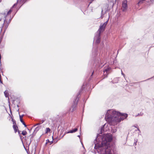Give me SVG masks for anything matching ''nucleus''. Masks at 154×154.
<instances>
[{
    "label": "nucleus",
    "instance_id": "f257e3e1",
    "mask_svg": "<svg viewBox=\"0 0 154 154\" xmlns=\"http://www.w3.org/2000/svg\"><path fill=\"white\" fill-rule=\"evenodd\" d=\"M112 140V136L109 134L105 135L102 138L101 145L95 144L94 148L100 151L101 154H112V151L109 143Z\"/></svg>",
    "mask_w": 154,
    "mask_h": 154
},
{
    "label": "nucleus",
    "instance_id": "f03ea898",
    "mask_svg": "<svg viewBox=\"0 0 154 154\" xmlns=\"http://www.w3.org/2000/svg\"><path fill=\"white\" fill-rule=\"evenodd\" d=\"M127 116V114L121 113L113 109H109L108 110L106 114L105 119L110 125H114L116 122L123 120Z\"/></svg>",
    "mask_w": 154,
    "mask_h": 154
},
{
    "label": "nucleus",
    "instance_id": "7ed1b4c3",
    "mask_svg": "<svg viewBox=\"0 0 154 154\" xmlns=\"http://www.w3.org/2000/svg\"><path fill=\"white\" fill-rule=\"evenodd\" d=\"M105 26L103 24H101L99 29L96 33L94 38V41H95L97 44H99L100 42V33L102 31L104 30Z\"/></svg>",
    "mask_w": 154,
    "mask_h": 154
},
{
    "label": "nucleus",
    "instance_id": "20e7f679",
    "mask_svg": "<svg viewBox=\"0 0 154 154\" xmlns=\"http://www.w3.org/2000/svg\"><path fill=\"white\" fill-rule=\"evenodd\" d=\"M16 5V4H14L13 6H12L11 8L9 10V11L7 13V14L5 17V19L4 20V23H7V24L6 25L7 27L8 25V24L10 23L11 20V17H9V19L8 20V17H9L8 16L9 14H10L12 11V9L14 7V6Z\"/></svg>",
    "mask_w": 154,
    "mask_h": 154
},
{
    "label": "nucleus",
    "instance_id": "39448f33",
    "mask_svg": "<svg viewBox=\"0 0 154 154\" xmlns=\"http://www.w3.org/2000/svg\"><path fill=\"white\" fill-rule=\"evenodd\" d=\"M78 97H77L75 100V101H73L74 104L72 106L71 108L70 109V110L71 112H73L75 109V108L77 105L78 101Z\"/></svg>",
    "mask_w": 154,
    "mask_h": 154
},
{
    "label": "nucleus",
    "instance_id": "423d86ee",
    "mask_svg": "<svg viewBox=\"0 0 154 154\" xmlns=\"http://www.w3.org/2000/svg\"><path fill=\"white\" fill-rule=\"evenodd\" d=\"M123 11H125L127 8V4L126 1H124L122 4Z\"/></svg>",
    "mask_w": 154,
    "mask_h": 154
},
{
    "label": "nucleus",
    "instance_id": "0eeeda50",
    "mask_svg": "<svg viewBox=\"0 0 154 154\" xmlns=\"http://www.w3.org/2000/svg\"><path fill=\"white\" fill-rule=\"evenodd\" d=\"M24 115H20V122L22 123L23 124V125L25 127H26V125L25 122L23 121V120L22 119V118L23 116Z\"/></svg>",
    "mask_w": 154,
    "mask_h": 154
},
{
    "label": "nucleus",
    "instance_id": "6e6552de",
    "mask_svg": "<svg viewBox=\"0 0 154 154\" xmlns=\"http://www.w3.org/2000/svg\"><path fill=\"white\" fill-rule=\"evenodd\" d=\"M41 125H39L36 127L33 133H36L41 128Z\"/></svg>",
    "mask_w": 154,
    "mask_h": 154
},
{
    "label": "nucleus",
    "instance_id": "1a4fd4ad",
    "mask_svg": "<svg viewBox=\"0 0 154 154\" xmlns=\"http://www.w3.org/2000/svg\"><path fill=\"white\" fill-rule=\"evenodd\" d=\"M78 130V129L77 128H75L73 129L72 130H70L67 133H73L76 132Z\"/></svg>",
    "mask_w": 154,
    "mask_h": 154
},
{
    "label": "nucleus",
    "instance_id": "9d476101",
    "mask_svg": "<svg viewBox=\"0 0 154 154\" xmlns=\"http://www.w3.org/2000/svg\"><path fill=\"white\" fill-rule=\"evenodd\" d=\"M97 48L96 47L95 48H93V54L94 55H96L97 52Z\"/></svg>",
    "mask_w": 154,
    "mask_h": 154
},
{
    "label": "nucleus",
    "instance_id": "9b49d317",
    "mask_svg": "<svg viewBox=\"0 0 154 154\" xmlns=\"http://www.w3.org/2000/svg\"><path fill=\"white\" fill-rule=\"evenodd\" d=\"M13 127L14 130L15 132L16 133L17 132V129L18 128L17 126V125H13Z\"/></svg>",
    "mask_w": 154,
    "mask_h": 154
},
{
    "label": "nucleus",
    "instance_id": "f8f14e48",
    "mask_svg": "<svg viewBox=\"0 0 154 154\" xmlns=\"http://www.w3.org/2000/svg\"><path fill=\"white\" fill-rule=\"evenodd\" d=\"M110 68H108L104 70L103 71L104 73L105 74V72H106V73H109V71L110 69Z\"/></svg>",
    "mask_w": 154,
    "mask_h": 154
},
{
    "label": "nucleus",
    "instance_id": "ddd939ff",
    "mask_svg": "<svg viewBox=\"0 0 154 154\" xmlns=\"http://www.w3.org/2000/svg\"><path fill=\"white\" fill-rule=\"evenodd\" d=\"M4 94L6 97H8V91L7 90L5 91L4 92Z\"/></svg>",
    "mask_w": 154,
    "mask_h": 154
},
{
    "label": "nucleus",
    "instance_id": "4468645a",
    "mask_svg": "<svg viewBox=\"0 0 154 154\" xmlns=\"http://www.w3.org/2000/svg\"><path fill=\"white\" fill-rule=\"evenodd\" d=\"M46 131L45 132L46 133H47L48 132H50L51 131V129L50 128H46Z\"/></svg>",
    "mask_w": 154,
    "mask_h": 154
},
{
    "label": "nucleus",
    "instance_id": "2eb2a0df",
    "mask_svg": "<svg viewBox=\"0 0 154 154\" xmlns=\"http://www.w3.org/2000/svg\"><path fill=\"white\" fill-rule=\"evenodd\" d=\"M22 134L23 135H25L27 134V132L25 131H22Z\"/></svg>",
    "mask_w": 154,
    "mask_h": 154
},
{
    "label": "nucleus",
    "instance_id": "dca6fc26",
    "mask_svg": "<svg viewBox=\"0 0 154 154\" xmlns=\"http://www.w3.org/2000/svg\"><path fill=\"white\" fill-rule=\"evenodd\" d=\"M138 140L137 139H135L134 140V145H136L137 144V142Z\"/></svg>",
    "mask_w": 154,
    "mask_h": 154
},
{
    "label": "nucleus",
    "instance_id": "f3484780",
    "mask_svg": "<svg viewBox=\"0 0 154 154\" xmlns=\"http://www.w3.org/2000/svg\"><path fill=\"white\" fill-rule=\"evenodd\" d=\"M12 120L13 122V125H16L15 121V120H14L12 118Z\"/></svg>",
    "mask_w": 154,
    "mask_h": 154
},
{
    "label": "nucleus",
    "instance_id": "a211bd4d",
    "mask_svg": "<svg viewBox=\"0 0 154 154\" xmlns=\"http://www.w3.org/2000/svg\"><path fill=\"white\" fill-rule=\"evenodd\" d=\"M41 124H42V123H40V122L39 123H37L35 125H34L33 126V127H35L37 125H39H39H40Z\"/></svg>",
    "mask_w": 154,
    "mask_h": 154
},
{
    "label": "nucleus",
    "instance_id": "6ab92c4d",
    "mask_svg": "<svg viewBox=\"0 0 154 154\" xmlns=\"http://www.w3.org/2000/svg\"><path fill=\"white\" fill-rule=\"evenodd\" d=\"M143 115V113H140V114H138L136 116V117H137V116H142Z\"/></svg>",
    "mask_w": 154,
    "mask_h": 154
},
{
    "label": "nucleus",
    "instance_id": "aec40b11",
    "mask_svg": "<svg viewBox=\"0 0 154 154\" xmlns=\"http://www.w3.org/2000/svg\"><path fill=\"white\" fill-rule=\"evenodd\" d=\"M108 20H107L106 22H105L104 23H103V25H104L105 26H106V25H107L108 22Z\"/></svg>",
    "mask_w": 154,
    "mask_h": 154
},
{
    "label": "nucleus",
    "instance_id": "412c9836",
    "mask_svg": "<svg viewBox=\"0 0 154 154\" xmlns=\"http://www.w3.org/2000/svg\"><path fill=\"white\" fill-rule=\"evenodd\" d=\"M45 121V119H43L42 120H41L40 121V123H42Z\"/></svg>",
    "mask_w": 154,
    "mask_h": 154
},
{
    "label": "nucleus",
    "instance_id": "4be33fe9",
    "mask_svg": "<svg viewBox=\"0 0 154 154\" xmlns=\"http://www.w3.org/2000/svg\"><path fill=\"white\" fill-rule=\"evenodd\" d=\"M114 130H113V132L114 133H115L116 131L117 130H116V127H114Z\"/></svg>",
    "mask_w": 154,
    "mask_h": 154
},
{
    "label": "nucleus",
    "instance_id": "5701e85b",
    "mask_svg": "<svg viewBox=\"0 0 154 154\" xmlns=\"http://www.w3.org/2000/svg\"><path fill=\"white\" fill-rule=\"evenodd\" d=\"M33 136H31V137L30 138V142L31 143V141H32V138Z\"/></svg>",
    "mask_w": 154,
    "mask_h": 154
},
{
    "label": "nucleus",
    "instance_id": "b1692460",
    "mask_svg": "<svg viewBox=\"0 0 154 154\" xmlns=\"http://www.w3.org/2000/svg\"><path fill=\"white\" fill-rule=\"evenodd\" d=\"M121 74H122V75L124 76V77H125V75L123 73L122 71V70H121Z\"/></svg>",
    "mask_w": 154,
    "mask_h": 154
},
{
    "label": "nucleus",
    "instance_id": "393cba45",
    "mask_svg": "<svg viewBox=\"0 0 154 154\" xmlns=\"http://www.w3.org/2000/svg\"><path fill=\"white\" fill-rule=\"evenodd\" d=\"M90 1V2H89V4L88 5V6L90 5V4H91L92 2L94 0H89Z\"/></svg>",
    "mask_w": 154,
    "mask_h": 154
},
{
    "label": "nucleus",
    "instance_id": "a878e982",
    "mask_svg": "<svg viewBox=\"0 0 154 154\" xmlns=\"http://www.w3.org/2000/svg\"><path fill=\"white\" fill-rule=\"evenodd\" d=\"M104 126H103V127L101 128V131L102 132V130H103V128Z\"/></svg>",
    "mask_w": 154,
    "mask_h": 154
},
{
    "label": "nucleus",
    "instance_id": "bb28decb",
    "mask_svg": "<svg viewBox=\"0 0 154 154\" xmlns=\"http://www.w3.org/2000/svg\"><path fill=\"white\" fill-rule=\"evenodd\" d=\"M0 82L1 83H2V81L1 78L0 79Z\"/></svg>",
    "mask_w": 154,
    "mask_h": 154
},
{
    "label": "nucleus",
    "instance_id": "cd10ccee",
    "mask_svg": "<svg viewBox=\"0 0 154 154\" xmlns=\"http://www.w3.org/2000/svg\"><path fill=\"white\" fill-rule=\"evenodd\" d=\"M137 128V130L139 131V132H140V131L139 129V128Z\"/></svg>",
    "mask_w": 154,
    "mask_h": 154
},
{
    "label": "nucleus",
    "instance_id": "c85d7f7f",
    "mask_svg": "<svg viewBox=\"0 0 154 154\" xmlns=\"http://www.w3.org/2000/svg\"><path fill=\"white\" fill-rule=\"evenodd\" d=\"M141 1H139V2H138V4H140V3L141 2Z\"/></svg>",
    "mask_w": 154,
    "mask_h": 154
},
{
    "label": "nucleus",
    "instance_id": "c756f323",
    "mask_svg": "<svg viewBox=\"0 0 154 154\" xmlns=\"http://www.w3.org/2000/svg\"><path fill=\"white\" fill-rule=\"evenodd\" d=\"M96 140H97V139H95V140H94V142L95 143V141H96Z\"/></svg>",
    "mask_w": 154,
    "mask_h": 154
},
{
    "label": "nucleus",
    "instance_id": "7c9ffc66",
    "mask_svg": "<svg viewBox=\"0 0 154 154\" xmlns=\"http://www.w3.org/2000/svg\"><path fill=\"white\" fill-rule=\"evenodd\" d=\"M93 72H92V74H91V76H92V75H93Z\"/></svg>",
    "mask_w": 154,
    "mask_h": 154
},
{
    "label": "nucleus",
    "instance_id": "2f4dec72",
    "mask_svg": "<svg viewBox=\"0 0 154 154\" xmlns=\"http://www.w3.org/2000/svg\"><path fill=\"white\" fill-rule=\"evenodd\" d=\"M18 133H20V131H18Z\"/></svg>",
    "mask_w": 154,
    "mask_h": 154
},
{
    "label": "nucleus",
    "instance_id": "473e14b6",
    "mask_svg": "<svg viewBox=\"0 0 154 154\" xmlns=\"http://www.w3.org/2000/svg\"><path fill=\"white\" fill-rule=\"evenodd\" d=\"M78 137H80V135H78Z\"/></svg>",
    "mask_w": 154,
    "mask_h": 154
},
{
    "label": "nucleus",
    "instance_id": "72a5a7b5",
    "mask_svg": "<svg viewBox=\"0 0 154 154\" xmlns=\"http://www.w3.org/2000/svg\"><path fill=\"white\" fill-rule=\"evenodd\" d=\"M80 94V93L79 92V94H78V96H79V95Z\"/></svg>",
    "mask_w": 154,
    "mask_h": 154
},
{
    "label": "nucleus",
    "instance_id": "f704fd0d",
    "mask_svg": "<svg viewBox=\"0 0 154 154\" xmlns=\"http://www.w3.org/2000/svg\"><path fill=\"white\" fill-rule=\"evenodd\" d=\"M154 0H150L151 1H153Z\"/></svg>",
    "mask_w": 154,
    "mask_h": 154
},
{
    "label": "nucleus",
    "instance_id": "c9c22d12",
    "mask_svg": "<svg viewBox=\"0 0 154 154\" xmlns=\"http://www.w3.org/2000/svg\"><path fill=\"white\" fill-rule=\"evenodd\" d=\"M135 127L136 128H138V127H136V126H135Z\"/></svg>",
    "mask_w": 154,
    "mask_h": 154
},
{
    "label": "nucleus",
    "instance_id": "e433bc0d",
    "mask_svg": "<svg viewBox=\"0 0 154 154\" xmlns=\"http://www.w3.org/2000/svg\"><path fill=\"white\" fill-rule=\"evenodd\" d=\"M2 0H0V2H1Z\"/></svg>",
    "mask_w": 154,
    "mask_h": 154
},
{
    "label": "nucleus",
    "instance_id": "4c0bfd02",
    "mask_svg": "<svg viewBox=\"0 0 154 154\" xmlns=\"http://www.w3.org/2000/svg\"><path fill=\"white\" fill-rule=\"evenodd\" d=\"M1 20V19H0V21Z\"/></svg>",
    "mask_w": 154,
    "mask_h": 154
}]
</instances>
